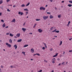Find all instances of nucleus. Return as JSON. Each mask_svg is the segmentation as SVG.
I'll use <instances>...</instances> for the list:
<instances>
[{
    "label": "nucleus",
    "mask_w": 72,
    "mask_h": 72,
    "mask_svg": "<svg viewBox=\"0 0 72 72\" xmlns=\"http://www.w3.org/2000/svg\"><path fill=\"white\" fill-rule=\"evenodd\" d=\"M22 53L24 55H25V52H22Z\"/></svg>",
    "instance_id": "473e14b6"
},
{
    "label": "nucleus",
    "mask_w": 72,
    "mask_h": 72,
    "mask_svg": "<svg viewBox=\"0 0 72 72\" xmlns=\"http://www.w3.org/2000/svg\"><path fill=\"white\" fill-rule=\"evenodd\" d=\"M43 44H44L45 45V47L46 48H47V46H46V43H43Z\"/></svg>",
    "instance_id": "4be33fe9"
},
{
    "label": "nucleus",
    "mask_w": 72,
    "mask_h": 72,
    "mask_svg": "<svg viewBox=\"0 0 72 72\" xmlns=\"http://www.w3.org/2000/svg\"><path fill=\"white\" fill-rule=\"evenodd\" d=\"M57 60H60V59L59 58H58Z\"/></svg>",
    "instance_id": "e2e57ef3"
},
{
    "label": "nucleus",
    "mask_w": 72,
    "mask_h": 72,
    "mask_svg": "<svg viewBox=\"0 0 72 72\" xmlns=\"http://www.w3.org/2000/svg\"><path fill=\"white\" fill-rule=\"evenodd\" d=\"M28 12H26V15H27V14H28Z\"/></svg>",
    "instance_id": "de8ad7c7"
},
{
    "label": "nucleus",
    "mask_w": 72,
    "mask_h": 72,
    "mask_svg": "<svg viewBox=\"0 0 72 72\" xmlns=\"http://www.w3.org/2000/svg\"><path fill=\"white\" fill-rule=\"evenodd\" d=\"M44 62H45L46 63H48V61H47L45 60H44Z\"/></svg>",
    "instance_id": "a878e982"
},
{
    "label": "nucleus",
    "mask_w": 72,
    "mask_h": 72,
    "mask_svg": "<svg viewBox=\"0 0 72 72\" xmlns=\"http://www.w3.org/2000/svg\"><path fill=\"white\" fill-rule=\"evenodd\" d=\"M69 3H72V1H69Z\"/></svg>",
    "instance_id": "a19ab883"
},
{
    "label": "nucleus",
    "mask_w": 72,
    "mask_h": 72,
    "mask_svg": "<svg viewBox=\"0 0 72 72\" xmlns=\"http://www.w3.org/2000/svg\"><path fill=\"white\" fill-rule=\"evenodd\" d=\"M43 18L44 20H45L46 19H48V18H49V17H48V16H44Z\"/></svg>",
    "instance_id": "f03ea898"
},
{
    "label": "nucleus",
    "mask_w": 72,
    "mask_h": 72,
    "mask_svg": "<svg viewBox=\"0 0 72 72\" xmlns=\"http://www.w3.org/2000/svg\"><path fill=\"white\" fill-rule=\"evenodd\" d=\"M72 40V39H69V40Z\"/></svg>",
    "instance_id": "338daca9"
},
{
    "label": "nucleus",
    "mask_w": 72,
    "mask_h": 72,
    "mask_svg": "<svg viewBox=\"0 0 72 72\" xmlns=\"http://www.w3.org/2000/svg\"><path fill=\"white\" fill-rule=\"evenodd\" d=\"M1 21L2 22H3V23H4V20H1Z\"/></svg>",
    "instance_id": "2f4dec72"
},
{
    "label": "nucleus",
    "mask_w": 72,
    "mask_h": 72,
    "mask_svg": "<svg viewBox=\"0 0 72 72\" xmlns=\"http://www.w3.org/2000/svg\"><path fill=\"white\" fill-rule=\"evenodd\" d=\"M55 60H56L55 59V58H53L52 60V63L54 64V63H55Z\"/></svg>",
    "instance_id": "f257e3e1"
},
{
    "label": "nucleus",
    "mask_w": 72,
    "mask_h": 72,
    "mask_svg": "<svg viewBox=\"0 0 72 72\" xmlns=\"http://www.w3.org/2000/svg\"><path fill=\"white\" fill-rule=\"evenodd\" d=\"M37 24H35L34 26H33V28H35V26H36V25H37Z\"/></svg>",
    "instance_id": "79ce46f5"
},
{
    "label": "nucleus",
    "mask_w": 72,
    "mask_h": 72,
    "mask_svg": "<svg viewBox=\"0 0 72 72\" xmlns=\"http://www.w3.org/2000/svg\"><path fill=\"white\" fill-rule=\"evenodd\" d=\"M6 45H8V46L9 48L11 46V45L9 44H8V43H6Z\"/></svg>",
    "instance_id": "39448f33"
},
{
    "label": "nucleus",
    "mask_w": 72,
    "mask_h": 72,
    "mask_svg": "<svg viewBox=\"0 0 72 72\" xmlns=\"http://www.w3.org/2000/svg\"><path fill=\"white\" fill-rule=\"evenodd\" d=\"M31 60H33V59H31Z\"/></svg>",
    "instance_id": "69168bd1"
},
{
    "label": "nucleus",
    "mask_w": 72,
    "mask_h": 72,
    "mask_svg": "<svg viewBox=\"0 0 72 72\" xmlns=\"http://www.w3.org/2000/svg\"><path fill=\"white\" fill-rule=\"evenodd\" d=\"M9 1H10V0H6V1L7 2H9Z\"/></svg>",
    "instance_id": "a18cd8bd"
},
{
    "label": "nucleus",
    "mask_w": 72,
    "mask_h": 72,
    "mask_svg": "<svg viewBox=\"0 0 72 72\" xmlns=\"http://www.w3.org/2000/svg\"><path fill=\"white\" fill-rule=\"evenodd\" d=\"M30 51L32 53H34V49H33V48H32L30 50Z\"/></svg>",
    "instance_id": "0eeeda50"
},
{
    "label": "nucleus",
    "mask_w": 72,
    "mask_h": 72,
    "mask_svg": "<svg viewBox=\"0 0 72 72\" xmlns=\"http://www.w3.org/2000/svg\"><path fill=\"white\" fill-rule=\"evenodd\" d=\"M50 2H53V0H50Z\"/></svg>",
    "instance_id": "c03bdc74"
},
{
    "label": "nucleus",
    "mask_w": 72,
    "mask_h": 72,
    "mask_svg": "<svg viewBox=\"0 0 72 72\" xmlns=\"http://www.w3.org/2000/svg\"><path fill=\"white\" fill-rule=\"evenodd\" d=\"M10 36H11L12 37H13V35L12 34L10 33Z\"/></svg>",
    "instance_id": "aec40b11"
},
{
    "label": "nucleus",
    "mask_w": 72,
    "mask_h": 72,
    "mask_svg": "<svg viewBox=\"0 0 72 72\" xmlns=\"http://www.w3.org/2000/svg\"><path fill=\"white\" fill-rule=\"evenodd\" d=\"M64 1H62V3H64Z\"/></svg>",
    "instance_id": "680f3d73"
},
{
    "label": "nucleus",
    "mask_w": 72,
    "mask_h": 72,
    "mask_svg": "<svg viewBox=\"0 0 72 72\" xmlns=\"http://www.w3.org/2000/svg\"><path fill=\"white\" fill-rule=\"evenodd\" d=\"M47 14H50V12H47Z\"/></svg>",
    "instance_id": "49530a36"
},
{
    "label": "nucleus",
    "mask_w": 72,
    "mask_h": 72,
    "mask_svg": "<svg viewBox=\"0 0 72 72\" xmlns=\"http://www.w3.org/2000/svg\"><path fill=\"white\" fill-rule=\"evenodd\" d=\"M25 6L26 5L24 4H22L21 6V7H25Z\"/></svg>",
    "instance_id": "ddd939ff"
},
{
    "label": "nucleus",
    "mask_w": 72,
    "mask_h": 72,
    "mask_svg": "<svg viewBox=\"0 0 72 72\" xmlns=\"http://www.w3.org/2000/svg\"><path fill=\"white\" fill-rule=\"evenodd\" d=\"M55 32H56V33H59V31L58 30L57 31H56Z\"/></svg>",
    "instance_id": "c9c22d12"
},
{
    "label": "nucleus",
    "mask_w": 72,
    "mask_h": 72,
    "mask_svg": "<svg viewBox=\"0 0 72 72\" xmlns=\"http://www.w3.org/2000/svg\"><path fill=\"white\" fill-rule=\"evenodd\" d=\"M47 6H48V5H46L45 7H47Z\"/></svg>",
    "instance_id": "0e129e2a"
},
{
    "label": "nucleus",
    "mask_w": 72,
    "mask_h": 72,
    "mask_svg": "<svg viewBox=\"0 0 72 72\" xmlns=\"http://www.w3.org/2000/svg\"><path fill=\"white\" fill-rule=\"evenodd\" d=\"M9 34V33H6V35H8Z\"/></svg>",
    "instance_id": "603ef678"
},
{
    "label": "nucleus",
    "mask_w": 72,
    "mask_h": 72,
    "mask_svg": "<svg viewBox=\"0 0 72 72\" xmlns=\"http://www.w3.org/2000/svg\"><path fill=\"white\" fill-rule=\"evenodd\" d=\"M38 31L39 32V33H41V32H42V30L41 29H38Z\"/></svg>",
    "instance_id": "20e7f679"
},
{
    "label": "nucleus",
    "mask_w": 72,
    "mask_h": 72,
    "mask_svg": "<svg viewBox=\"0 0 72 72\" xmlns=\"http://www.w3.org/2000/svg\"><path fill=\"white\" fill-rule=\"evenodd\" d=\"M8 27H9V26H6V27H5V28H8Z\"/></svg>",
    "instance_id": "5fc2aeb1"
},
{
    "label": "nucleus",
    "mask_w": 72,
    "mask_h": 72,
    "mask_svg": "<svg viewBox=\"0 0 72 72\" xmlns=\"http://www.w3.org/2000/svg\"><path fill=\"white\" fill-rule=\"evenodd\" d=\"M7 12H10V10L9 9H7Z\"/></svg>",
    "instance_id": "f704fd0d"
},
{
    "label": "nucleus",
    "mask_w": 72,
    "mask_h": 72,
    "mask_svg": "<svg viewBox=\"0 0 72 72\" xmlns=\"http://www.w3.org/2000/svg\"><path fill=\"white\" fill-rule=\"evenodd\" d=\"M13 7L14 8V7H15V5H14L13 6Z\"/></svg>",
    "instance_id": "bf43d9fd"
},
{
    "label": "nucleus",
    "mask_w": 72,
    "mask_h": 72,
    "mask_svg": "<svg viewBox=\"0 0 72 72\" xmlns=\"http://www.w3.org/2000/svg\"><path fill=\"white\" fill-rule=\"evenodd\" d=\"M14 47V48H15V49L16 50L17 49V45L15 44L14 45V46H13Z\"/></svg>",
    "instance_id": "1a4fd4ad"
},
{
    "label": "nucleus",
    "mask_w": 72,
    "mask_h": 72,
    "mask_svg": "<svg viewBox=\"0 0 72 72\" xmlns=\"http://www.w3.org/2000/svg\"><path fill=\"white\" fill-rule=\"evenodd\" d=\"M65 64V62H63L62 63V65H63V64Z\"/></svg>",
    "instance_id": "e433bc0d"
},
{
    "label": "nucleus",
    "mask_w": 72,
    "mask_h": 72,
    "mask_svg": "<svg viewBox=\"0 0 72 72\" xmlns=\"http://www.w3.org/2000/svg\"><path fill=\"white\" fill-rule=\"evenodd\" d=\"M29 34H30V35H32V33H29Z\"/></svg>",
    "instance_id": "09e8293b"
},
{
    "label": "nucleus",
    "mask_w": 72,
    "mask_h": 72,
    "mask_svg": "<svg viewBox=\"0 0 72 72\" xmlns=\"http://www.w3.org/2000/svg\"><path fill=\"white\" fill-rule=\"evenodd\" d=\"M9 41L10 43H12V40L11 39H10L9 40Z\"/></svg>",
    "instance_id": "412c9836"
},
{
    "label": "nucleus",
    "mask_w": 72,
    "mask_h": 72,
    "mask_svg": "<svg viewBox=\"0 0 72 72\" xmlns=\"http://www.w3.org/2000/svg\"><path fill=\"white\" fill-rule=\"evenodd\" d=\"M22 41V39H20L19 40H17V42H21Z\"/></svg>",
    "instance_id": "f3484780"
},
{
    "label": "nucleus",
    "mask_w": 72,
    "mask_h": 72,
    "mask_svg": "<svg viewBox=\"0 0 72 72\" xmlns=\"http://www.w3.org/2000/svg\"><path fill=\"white\" fill-rule=\"evenodd\" d=\"M40 10H43L44 11V10H45L46 9L45 8L42 6H41L40 7Z\"/></svg>",
    "instance_id": "7ed1b4c3"
},
{
    "label": "nucleus",
    "mask_w": 72,
    "mask_h": 72,
    "mask_svg": "<svg viewBox=\"0 0 72 72\" xmlns=\"http://www.w3.org/2000/svg\"><path fill=\"white\" fill-rule=\"evenodd\" d=\"M50 51H52L53 50V48H51L50 49Z\"/></svg>",
    "instance_id": "37998d69"
},
{
    "label": "nucleus",
    "mask_w": 72,
    "mask_h": 72,
    "mask_svg": "<svg viewBox=\"0 0 72 72\" xmlns=\"http://www.w3.org/2000/svg\"><path fill=\"white\" fill-rule=\"evenodd\" d=\"M62 41H60V44H59V45H61L62 44Z\"/></svg>",
    "instance_id": "bb28decb"
},
{
    "label": "nucleus",
    "mask_w": 72,
    "mask_h": 72,
    "mask_svg": "<svg viewBox=\"0 0 72 72\" xmlns=\"http://www.w3.org/2000/svg\"><path fill=\"white\" fill-rule=\"evenodd\" d=\"M42 49L43 50H45V47H43L42 48Z\"/></svg>",
    "instance_id": "c756f323"
},
{
    "label": "nucleus",
    "mask_w": 72,
    "mask_h": 72,
    "mask_svg": "<svg viewBox=\"0 0 72 72\" xmlns=\"http://www.w3.org/2000/svg\"><path fill=\"white\" fill-rule=\"evenodd\" d=\"M50 18L51 19L53 18V16L51 15L50 16Z\"/></svg>",
    "instance_id": "6ab92c4d"
},
{
    "label": "nucleus",
    "mask_w": 72,
    "mask_h": 72,
    "mask_svg": "<svg viewBox=\"0 0 72 72\" xmlns=\"http://www.w3.org/2000/svg\"><path fill=\"white\" fill-rule=\"evenodd\" d=\"M25 22H24V24H23V26H25Z\"/></svg>",
    "instance_id": "6e6d98bb"
},
{
    "label": "nucleus",
    "mask_w": 72,
    "mask_h": 72,
    "mask_svg": "<svg viewBox=\"0 0 72 72\" xmlns=\"http://www.w3.org/2000/svg\"><path fill=\"white\" fill-rule=\"evenodd\" d=\"M2 27L4 28V27H5V23H4L3 25H2Z\"/></svg>",
    "instance_id": "2eb2a0df"
},
{
    "label": "nucleus",
    "mask_w": 72,
    "mask_h": 72,
    "mask_svg": "<svg viewBox=\"0 0 72 72\" xmlns=\"http://www.w3.org/2000/svg\"><path fill=\"white\" fill-rule=\"evenodd\" d=\"M14 41H16V39H14Z\"/></svg>",
    "instance_id": "4d7b16f0"
},
{
    "label": "nucleus",
    "mask_w": 72,
    "mask_h": 72,
    "mask_svg": "<svg viewBox=\"0 0 72 72\" xmlns=\"http://www.w3.org/2000/svg\"><path fill=\"white\" fill-rule=\"evenodd\" d=\"M8 6H12V4L8 5Z\"/></svg>",
    "instance_id": "864d4df0"
},
{
    "label": "nucleus",
    "mask_w": 72,
    "mask_h": 72,
    "mask_svg": "<svg viewBox=\"0 0 72 72\" xmlns=\"http://www.w3.org/2000/svg\"><path fill=\"white\" fill-rule=\"evenodd\" d=\"M36 21H40V19H36Z\"/></svg>",
    "instance_id": "cd10ccee"
},
{
    "label": "nucleus",
    "mask_w": 72,
    "mask_h": 72,
    "mask_svg": "<svg viewBox=\"0 0 72 72\" xmlns=\"http://www.w3.org/2000/svg\"><path fill=\"white\" fill-rule=\"evenodd\" d=\"M42 70H40L39 71H38L37 72H42Z\"/></svg>",
    "instance_id": "ea45409f"
},
{
    "label": "nucleus",
    "mask_w": 72,
    "mask_h": 72,
    "mask_svg": "<svg viewBox=\"0 0 72 72\" xmlns=\"http://www.w3.org/2000/svg\"><path fill=\"white\" fill-rule=\"evenodd\" d=\"M54 37H57V36H54Z\"/></svg>",
    "instance_id": "13d9d810"
},
{
    "label": "nucleus",
    "mask_w": 72,
    "mask_h": 72,
    "mask_svg": "<svg viewBox=\"0 0 72 72\" xmlns=\"http://www.w3.org/2000/svg\"><path fill=\"white\" fill-rule=\"evenodd\" d=\"M22 31H23L24 32H25V31H26V29L24 28H22Z\"/></svg>",
    "instance_id": "f8f14e48"
},
{
    "label": "nucleus",
    "mask_w": 72,
    "mask_h": 72,
    "mask_svg": "<svg viewBox=\"0 0 72 72\" xmlns=\"http://www.w3.org/2000/svg\"><path fill=\"white\" fill-rule=\"evenodd\" d=\"M15 22V19H14L12 21H11V22H12V23H13V22L14 23Z\"/></svg>",
    "instance_id": "9b49d317"
},
{
    "label": "nucleus",
    "mask_w": 72,
    "mask_h": 72,
    "mask_svg": "<svg viewBox=\"0 0 72 72\" xmlns=\"http://www.w3.org/2000/svg\"><path fill=\"white\" fill-rule=\"evenodd\" d=\"M10 67H11V68H13V66H10Z\"/></svg>",
    "instance_id": "052dcab7"
},
{
    "label": "nucleus",
    "mask_w": 72,
    "mask_h": 72,
    "mask_svg": "<svg viewBox=\"0 0 72 72\" xmlns=\"http://www.w3.org/2000/svg\"><path fill=\"white\" fill-rule=\"evenodd\" d=\"M20 35H21V34H20V33H17V34L16 35V36H17V37H19L20 36Z\"/></svg>",
    "instance_id": "9d476101"
},
{
    "label": "nucleus",
    "mask_w": 72,
    "mask_h": 72,
    "mask_svg": "<svg viewBox=\"0 0 72 72\" xmlns=\"http://www.w3.org/2000/svg\"><path fill=\"white\" fill-rule=\"evenodd\" d=\"M58 53H56L55 55H54L53 56V58H55V57H57V56H58Z\"/></svg>",
    "instance_id": "6e6552de"
},
{
    "label": "nucleus",
    "mask_w": 72,
    "mask_h": 72,
    "mask_svg": "<svg viewBox=\"0 0 72 72\" xmlns=\"http://www.w3.org/2000/svg\"><path fill=\"white\" fill-rule=\"evenodd\" d=\"M60 17H61V15H58V18H60Z\"/></svg>",
    "instance_id": "7c9ffc66"
},
{
    "label": "nucleus",
    "mask_w": 72,
    "mask_h": 72,
    "mask_svg": "<svg viewBox=\"0 0 72 72\" xmlns=\"http://www.w3.org/2000/svg\"><path fill=\"white\" fill-rule=\"evenodd\" d=\"M68 6L69 7H71V6H72V5L71 4H68Z\"/></svg>",
    "instance_id": "5701e85b"
},
{
    "label": "nucleus",
    "mask_w": 72,
    "mask_h": 72,
    "mask_svg": "<svg viewBox=\"0 0 72 72\" xmlns=\"http://www.w3.org/2000/svg\"><path fill=\"white\" fill-rule=\"evenodd\" d=\"M28 46V44L24 45V48H26V47H27V46Z\"/></svg>",
    "instance_id": "dca6fc26"
},
{
    "label": "nucleus",
    "mask_w": 72,
    "mask_h": 72,
    "mask_svg": "<svg viewBox=\"0 0 72 72\" xmlns=\"http://www.w3.org/2000/svg\"><path fill=\"white\" fill-rule=\"evenodd\" d=\"M57 29H55L52 32H55L57 31Z\"/></svg>",
    "instance_id": "b1692460"
},
{
    "label": "nucleus",
    "mask_w": 72,
    "mask_h": 72,
    "mask_svg": "<svg viewBox=\"0 0 72 72\" xmlns=\"http://www.w3.org/2000/svg\"><path fill=\"white\" fill-rule=\"evenodd\" d=\"M70 23H71V21H69L68 22V24L67 25V26H69V24H70Z\"/></svg>",
    "instance_id": "4468645a"
},
{
    "label": "nucleus",
    "mask_w": 72,
    "mask_h": 72,
    "mask_svg": "<svg viewBox=\"0 0 72 72\" xmlns=\"http://www.w3.org/2000/svg\"><path fill=\"white\" fill-rule=\"evenodd\" d=\"M53 27H51L50 28V30L51 31H52V30H53Z\"/></svg>",
    "instance_id": "c85d7f7f"
},
{
    "label": "nucleus",
    "mask_w": 72,
    "mask_h": 72,
    "mask_svg": "<svg viewBox=\"0 0 72 72\" xmlns=\"http://www.w3.org/2000/svg\"><path fill=\"white\" fill-rule=\"evenodd\" d=\"M55 39V38H53V40H54V39Z\"/></svg>",
    "instance_id": "774afa93"
},
{
    "label": "nucleus",
    "mask_w": 72,
    "mask_h": 72,
    "mask_svg": "<svg viewBox=\"0 0 72 72\" xmlns=\"http://www.w3.org/2000/svg\"><path fill=\"white\" fill-rule=\"evenodd\" d=\"M69 53H71V52H72V50H69Z\"/></svg>",
    "instance_id": "4c0bfd02"
},
{
    "label": "nucleus",
    "mask_w": 72,
    "mask_h": 72,
    "mask_svg": "<svg viewBox=\"0 0 72 72\" xmlns=\"http://www.w3.org/2000/svg\"><path fill=\"white\" fill-rule=\"evenodd\" d=\"M36 55H38V56H39V55H40L39 53H36Z\"/></svg>",
    "instance_id": "58836bf2"
},
{
    "label": "nucleus",
    "mask_w": 72,
    "mask_h": 72,
    "mask_svg": "<svg viewBox=\"0 0 72 72\" xmlns=\"http://www.w3.org/2000/svg\"><path fill=\"white\" fill-rule=\"evenodd\" d=\"M19 14H20L21 15H22L23 14V13L22 12H19L18 13Z\"/></svg>",
    "instance_id": "423d86ee"
},
{
    "label": "nucleus",
    "mask_w": 72,
    "mask_h": 72,
    "mask_svg": "<svg viewBox=\"0 0 72 72\" xmlns=\"http://www.w3.org/2000/svg\"><path fill=\"white\" fill-rule=\"evenodd\" d=\"M2 14L1 13H0V16H1Z\"/></svg>",
    "instance_id": "3c124183"
},
{
    "label": "nucleus",
    "mask_w": 72,
    "mask_h": 72,
    "mask_svg": "<svg viewBox=\"0 0 72 72\" xmlns=\"http://www.w3.org/2000/svg\"><path fill=\"white\" fill-rule=\"evenodd\" d=\"M30 3H27L26 5V6H28V5H30Z\"/></svg>",
    "instance_id": "393cba45"
},
{
    "label": "nucleus",
    "mask_w": 72,
    "mask_h": 72,
    "mask_svg": "<svg viewBox=\"0 0 72 72\" xmlns=\"http://www.w3.org/2000/svg\"><path fill=\"white\" fill-rule=\"evenodd\" d=\"M24 11H28V10L27 8L24 9Z\"/></svg>",
    "instance_id": "a211bd4d"
},
{
    "label": "nucleus",
    "mask_w": 72,
    "mask_h": 72,
    "mask_svg": "<svg viewBox=\"0 0 72 72\" xmlns=\"http://www.w3.org/2000/svg\"><path fill=\"white\" fill-rule=\"evenodd\" d=\"M2 3H3V1H0V4H1Z\"/></svg>",
    "instance_id": "72a5a7b5"
},
{
    "label": "nucleus",
    "mask_w": 72,
    "mask_h": 72,
    "mask_svg": "<svg viewBox=\"0 0 72 72\" xmlns=\"http://www.w3.org/2000/svg\"><path fill=\"white\" fill-rule=\"evenodd\" d=\"M63 54H65V52L64 51L63 52Z\"/></svg>",
    "instance_id": "8fccbe9b"
}]
</instances>
